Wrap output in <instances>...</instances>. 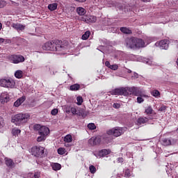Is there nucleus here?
Returning a JSON list of instances; mask_svg holds the SVG:
<instances>
[{
    "label": "nucleus",
    "mask_w": 178,
    "mask_h": 178,
    "mask_svg": "<svg viewBox=\"0 0 178 178\" xmlns=\"http://www.w3.org/2000/svg\"><path fill=\"white\" fill-rule=\"evenodd\" d=\"M44 51H65L67 48L66 45H62V41L59 40H53L50 42H47L42 47Z\"/></svg>",
    "instance_id": "f257e3e1"
},
{
    "label": "nucleus",
    "mask_w": 178,
    "mask_h": 178,
    "mask_svg": "<svg viewBox=\"0 0 178 178\" xmlns=\"http://www.w3.org/2000/svg\"><path fill=\"white\" fill-rule=\"evenodd\" d=\"M34 130L38 131L40 136L37 138L38 143H42L47 140V137L49 136V128L45 126H41L40 124H36L33 127Z\"/></svg>",
    "instance_id": "f03ea898"
},
{
    "label": "nucleus",
    "mask_w": 178,
    "mask_h": 178,
    "mask_svg": "<svg viewBox=\"0 0 178 178\" xmlns=\"http://www.w3.org/2000/svg\"><path fill=\"white\" fill-rule=\"evenodd\" d=\"M126 45L127 48L131 49H137L138 48H144L145 47V42L140 38H127Z\"/></svg>",
    "instance_id": "7ed1b4c3"
},
{
    "label": "nucleus",
    "mask_w": 178,
    "mask_h": 178,
    "mask_svg": "<svg viewBox=\"0 0 178 178\" xmlns=\"http://www.w3.org/2000/svg\"><path fill=\"white\" fill-rule=\"evenodd\" d=\"M138 90V88L136 87H127L115 89L113 92L115 95H124L127 97V95H131V94L136 95Z\"/></svg>",
    "instance_id": "20e7f679"
},
{
    "label": "nucleus",
    "mask_w": 178,
    "mask_h": 178,
    "mask_svg": "<svg viewBox=\"0 0 178 178\" xmlns=\"http://www.w3.org/2000/svg\"><path fill=\"white\" fill-rule=\"evenodd\" d=\"M29 118H30V115L27 113H19L12 117L11 122L15 126H22L23 123H26L29 120Z\"/></svg>",
    "instance_id": "39448f33"
},
{
    "label": "nucleus",
    "mask_w": 178,
    "mask_h": 178,
    "mask_svg": "<svg viewBox=\"0 0 178 178\" xmlns=\"http://www.w3.org/2000/svg\"><path fill=\"white\" fill-rule=\"evenodd\" d=\"M45 150V148L43 147H38L34 146L31 148V154L32 155H34V156H37L38 158H42L44 156V151Z\"/></svg>",
    "instance_id": "423d86ee"
},
{
    "label": "nucleus",
    "mask_w": 178,
    "mask_h": 178,
    "mask_svg": "<svg viewBox=\"0 0 178 178\" xmlns=\"http://www.w3.org/2000/svg\"><path fill=\"white\" fill-rule=\"evenodd\" d=\"M124 133L123 128L116 127L108 131H107V134L108 136H114V137H119L122 136Z\"/></svg>",
    "instance_id": "0eeeda50"
},
{
    "label": "nucleus",
    "mask_w": 178,
    "mask_h": 178,
    "mask_svg": "<svg viewBox=\"0 0 178 178\" xmlns=\"http://www.w3.org/2000/svg\"><path fill=\"white\" fill-rule=\"evenodd\" d=\"M8 59L11 63L15 64L22 63V62H24L25 60L24 56L22 55H11L9 56Z\"/></svg>",
    "instance_id": "6e6552de"
},
{
    "label": "nucleus",
    "mask_w": 178,
    "mask_h": 178,
    "mask_svg": "<svg viewBox=\"0 0 178 178\" xmlns=\"http://www.w3.org/2000/svg\"><path fill=\"white\" fill-rule=\"evenodd\" d=\"M145 115L149 116V119H150V120L155 119V115H156V113H155V111H154V109L151 106H148L147 107H145Z\"/></svg>",
    "instance_id": "1a4fd4ad"
},
{
    "label": "nucleus",
    "mask_w": 178,
    "mask_h": 178,
    "mask_svg": "<svg viewBox=\"0 0 178 178\" xmlns=\"http://www.w3.org/2000/svg\"><path fill=\"white\" fill-rule=\"evenodd\" d=\"M177 143V140L170 138H164L161 140V144L162 145H164V147H168L169 145H175Z\"/></svg>",
    "instance_id": "9d476101"
},
{
    "label": "nucleus",
    "mask_w": 178,
    "mask_h": 178,
    "mask_svg": "<svg viewBox=\"0 0 178 178\" xmlns=\"http://www.w3.org/2000/svg\"><path fill=\"white\" fill-rule=\"evenodd\" d=\"M79 19L85 23H95L97 22V17L92 15L81 17Z\"/></svg>",
    "instance_id": "9b49d317"
},
{
    "label": "nucleus",
    "mask_w": 178,
    "mask_h": 178,
    "mask_svg": "<svg viewBox=\"0 0 178 178\" xmlns=\"http://www.w3.org/2000/svg\"><path fill=\"white\" fill-rule=\"evenodd\" d=\"M155 45L159 47L161 49H168L169 47V42L167 40H163L160 42H157Z\"/></svg>",
    "instance_id": "f8f14e48"
},
{
    "label": "nucleus",
    "mask_w": 178,
    "mask_h": 178,
    "mask_svg": "<svg viewBox=\"0 0 178 178\" xmlns=\"http://www.w3.org/2000/svg\"><path fill=\"white\" fill-rule=\"evenodd\" d=\"M88 143L90 145H98V144H101V138L99 136H93L88 140Z\"/></svg>",
    "instance_id": "ddd939ff"
},
{
    "label": "nucleus",
    "mask_w": 178,
    "mask_h": 178,
    "mask_svg": "<svg viewBox=\"0 0 178 178\" xmlns=\"http://www.w3.org/2000/svg\"><path fill=\"white\" fill-rule=\"evenodd\" d=\"M10 99V98L9 97L8 92H4L0 95L1 104H6L7 102H9Z\"/></svg>",
    "instance_id": "4468645a"
},
{
    "label": "nucleus",
    "mask_w": 178,
    "mask_h": 178,
    "mask_svg": "<svg viewBox=\"0 0 178 178\" xmlns=\"http://www.w3.org/2000/svg\"><path fill=\"white\" fill-rule=\"evenodd\" d=\"M24 101H26V97L22 96L14 102V106H15V108H19V106H20L23 102H24Z\"/></svg>",
    "instance_id": "2eb2a0df"
},
{
    "label": "nucleus",
    "mask_w": 178,
    "mask_h": 178,
    "mask_svg": "<svg viewBox=\"0 0 178 178\" xmlns=\"http://www.w3.org/2000/svg\"><path fill=\"white\" fill-rule=\"evenodd\" d=\"M12 27L13 29H15V30H17L18 32L19 31H23V30H24V29H26V26L21 24H13Z\"/></svg>",
    "instance_id": "dca6fc26"
},
{
    "label": "nucleus",
    "mask_w": 178,
    "mask_h": 178,
    "mask_svg": "<svg viewBox=\"0 0 178 178\" xmlns=\"http://www.w3.org/2000/svg\"><path fill=\"white\" fill-rule=\"evenodd\" d=\"M149 120V118L147 117H140L137 120V123L139 125L145 124V123H147Z\"/></svg>",
    "instance_id": "f3484780"
},
{
    "label": "nucleus",
    "mask_w": 178,
    "mask_h": 178,
    "mask_svg": "<svg viewBox=\"0 0 178 178\" xmlns=\"http://www.w3.org/2000/svg\"><path fill=\"white\" fill-rule=\"evenodd\" d=\"M109 154H111L110 149H103L99 152V156L102 158L104 156H106V155H109Z\"/></svg>",
    "instance_id": "a211bd4d"
},
{
    "label": "nucleus",
    "mask_w": 178,
    "mask_h": 178,
    "mask_svg": "<svg viewBox=\"0 0 178 178\" xmlns=\"http://www.w3.org/2000/svg\"><path fill=\"white\" fill-rule=\"evenodd\" d=\"M15 83L13 79H7V83L6 85V88H13L15 87Z\"/></svg>",
    "instance_id": "6ab92c4d"
},
{
    "label": "nucleus",
    "mask_w": 178,
    "mask_h": 178,
    "mask_svg": "<svg viewBox=\"0 0 178 178\" xmlns=\"http://www.w3.org/2000/svg\"><path fill=\"white\" fill-rule=\"evenodd\" d=\"M28 178H40L41 177V172H35V173H29L27 175Z\"/></svg>",
    "instance_id": "aec40b11"
},
{
    "label": "nucleus",
    "mask_w": 178,
    "mask_h": 178,
    "mask_svg": "<svg viewBox=\"0 0 178 178\" xmlns=\"http://www.w3.org/2000/svg\"><path fill=\"white\" fill-rule=\"evenodd\" d=\"M5 162L6 166H8V168H13V166H15V163L11 159H9L8 157L5 158Z\"/></svg>",
    "instance_id": "412c9836"
},
{
    "label": "nucleus",
    "mask_w": 178,
    "mask_h": 178,
    "mask_svg": "<svg viewBox=\"0 0 178 178\" xmlns=\"http://www.w3.org/2000/svg\"><path fill=\"white\" fill-rule=\"evenodd\" d=\"M51 166L53 170H55V171L60 170V169H62V165L58 163H52L51 164Z\"/></svg>",
    "instance_id": "4be33fe9"
},
{
    "label": "nucleus",
    "mask_w": 178,
    "mask_h": 178,
    "mask_svg": "<svg viewBox=\"0 0 178 178\" xmlns=\"http://www.w3.org/2000/svg\"><path fill=\"white\" fill-rule=\"evenodd\" d=\"M76 12L79 16H84L86 15V9L83 7H79L76 8Z\"/></svg>",
    "instance_id": "5701e85b"
},
{
    "label": "nucleus",
    "mask_w": 178,
    "mask_h": 178,
    "mask_svg": "<svg viewBox=\"0 0 178 178\" xmlns=\"http://www.w3.org/2000/svg\"><path fill=\"white\" fill-rule=\"evenodd\" d=\"M71 112L72 115H78V116H81V113L79 110V108L72 107Z\"/></svg>",
    "instance_id": "b1692460"
},
{
    "label": "nucleus",
    "mask_w": 178,
    "mask_h": 178,
    "mask_svg": "<svg viewBox=\"0 0 178 178\" xmlns=\"http://www.w3.org/2000/svg\"><path fill=\"white\" fill-rule=\"evenodd\" d=\"M22 133V131L17 128H13L12 129V134L13 136H15V137H17V136H19V134H20Z\"/></svg>",
    "instance_id": "393cba45"
},
{
    "label": "nucleus",
    "mask_w": 178,
    "mask_h": 178,
    "mask_svg": "<svg viewBox=\"0 0 178 178\" xmlns=\"http://www.w3.org/2000/svg\"><path fill=\"white\" fill-rule=\"evenodd\" d=\"M57 8H58V3H53L48 6V9H49L51 12H53V10H56Z\"/></svg>",
    "instance_id": "a878e982"
},
{
    "label": "nucleus",
    "mask_w": 178,
    "mask_h": 178,
    "mask_svg": "<svg viewBox=\"0 0 178 178\" xmlns=\"http://www.w3.org/2000/svg\"><path fill=\"white\" fill-rule=\"evenodd\" d=\"M70 89L71 90V91H79V90H80V85L78 83H75L74 85H72L70 87Z\"/></svg>",
    "instance_id": "bb28decb"
},
{
    "label": "nucleus",
    "mask_w": 178,
    "mask_h": 178,
    "mask_svg": "<svg viewBox=\"0 0 178 178\" xmlns=\"http://www.w3.org/2000/svg\"><path fill=\"white\" fill-rule=\"evenodd\" d=\"M64 141L65 143H72L73 141V137H72V135L67 134L64 137Z\"/></svg>",
    "instance_id": "cd10ccee"
},
{
    "label": "nucleus",
    "mask_w": 178,
    "mask_h": 178,
    "mask_svg": "<svg viewBox=\"0 0 178 178\" xmlns=\"http://www.w3.org/2000/svg\"><path fill=\"white\" fill-rule=\"evenodd\" d=\"M15 76L16 77V79H22V77H23V71L17 70L15 72Z\"/></svg>",
    "instance_id": "c85d7f7f"
},
{
    "label": "nucleus",
    "mask_w": 178,
    "mask_h": 178,
    "mask_svg": "<svg viewBox=\"0 0 178 178\" xmlns=\"http://www.w3.org/2000/svg\"><path fill=\"white\" fill-rule=\"evenodd\" d=\"M120 31H122V33H124V34H131V30L126 27L120 28Z\"/></svg>",
    "instance_id": "c756f323"
},
{
    "label": "nucleus",
    "mask_w": 178,
    "mask_h": 178,
    "mask_svg": "<svg viewBox=\"0 0 178 178\" xmlns=\"http://www.w3.org/2000/svg\"><path fill=\"white\" fill-rule=\"evenodd\" d=\"M91 35V32L90 31H87L83 35H82V40H88V38Z\"/></svg>",
    "instance_id": "7c9ffc66"
},
{
    "label": "nucleus",
    "mask_w": 178,
    "mask_h": 178,
    "mask_svg": "<svg viewBox=\"0 0 178 178\" xmlns=\"http://www.w3.org/2000/svg\"><path fill=\"white\" fill-rule=\"evenodd\" d=\"M7 81H8V79H0V86H1V87L6 88Z\"/></svg>",
    "instance_id": "2f4dec72"
},
{
    "label": "nucleus",
    "mask_w": 178,
    "mask_h": 178,
    "mask_svg": "<svg viewBox=\"0 0 178 178\" xmlns=\"http://www.w3.org/2000/svg\"><path fill=\"white\" fill-rule=\"evenodd\" d=\"M57 152L59 155H65V154H66V149L63 147H59Z\"/></svg>",
    "instance_id": "473e14b6"
},
{
    "label": "nucleus",
    "mask_w": 178,
    "mask_h": 178,
    "mask_svg": "<svg viewBox=\"0 0 178 178\" xmlns=\"http://www.w3.org/2000/svg\"><path fill=\"white\" fill-rule=\"evenodd\" d=\"M152 95H153V97H160L161 96V93L159 92V90H154L153 91H152Z\"/></svg>",
    "instance_id": "72a5a7b5"
},
{
    "label": "nucleus",
    "mask_w": 178,
    "mask_h": 178,
    "mask_svg": "<svg viewBox=\"0 0 178 178\" xmlns=\"http://www.w3.org/2000/svg\"><path fill=\"white\" fill-rule=\"evenodd\" d=\"M88 128L90 130H95L97 129V127L95 126V124L90 123V124H88Z\"/></svg>",
    "instance_id": "f704fd0d"
},
{
    "label": "nucleus",
    "mask_w": 178,
    "mask_h": 178,
    "mask_svg": "<svg viewBox=\"0 0 178 178\" xmlns=\"http://www.w3.org/2000/svg\"><path fill=\"white\" fill-rule=\"evenodd\" d=\"M89 170H90V173L94 175V173H95V172H97V168L94 165H90Z\"/></svg>",
    "instance_id": "c9c22d12"
},
{
    "label": "nucleus",
    "mask_w": 178,
    "mask_h": 178,
    "mask_svg": "<svg viewBox=\"0 0 178 178\" xmlns=\"http://www.w3.org/2000/svg\"><path fill=\"white\" fill-rule=\"evenodd\" d=\"M77 105H81L83 104V97L81 96H78L76 97Z\"/></svg>",
    "instance_id": "e433bc0d"
},
{
    "label": "nucleus",
    "mask_w": 178,
    "mask_h": 178,
    "mask_svg": "<svg viewBox=\"0 0 178 178\" xmlns=\"http://www.w3.org/2000/svg\"><path fill=\"white\" fill-rule=\"evenodd\" d=\"M119 66H118V65L114 64V65H111V66L110 67V69L111 70H118Z\"/></svg>",
    "instance_id": "4c0bfd02"
},
{
    "label": "nucleus",
    "mask_w": 178,
    "mask_h": 178,
    "mask_svg": "<svg viewBox=\"0 0 178 178\" xmlns=\"http://www.w3.org/2000/svg\"><path fill=\"white\" fill-rule=\"evenodd\" d=\"M6 5V2L5 0H0V8H4V6Z\"/></svg>",
    "instance_id": "58836bf2"
},
{
    "label": "nucleus",
    "mask_w": 178,
    "mask_h": 178,
    "mask_svg": "<svg viewBox=\"0 0 178 178\" xmlns=\"http://www.w3.org/2000/svg\"><path fill=\"white\" fill-rule=\"evenodd\" d=\"M51 114L53 115V116H56V115H58V108H54L51 111Z\"/></svg>",
    "instance_id": "ea45409f"
},
{
    "label": "nucleus",
    "mask_w": 178,
    "mask_h": 178,
    "mask_svg": "<svg viewBox=\"0 0 178 178\" xmlns=\"http://www.w3.org/2000/svg\"><path fill=\"white\" fill-rule=\"evenodd\" d=\"M113 108H115V109H119V108H120V104L114 103L113 104Z\"/></svg>",
    "instance_id": "a19ab883"
},
{
    "label": "nucleus",
    "mask_w": 178,
    "mask_h": 178,
    "mask_svg": "<svg viewBox=\"0 0 178 178\" xmlns=\"http://www.w3.org/2000/svg\"><path fill=\"white\" fill-rule=\"evenodd\" d=\"M137 102L138 104H141L142 102H144V99H143L141 97H137Z\"/></svg>",
    "instance_id": "79ce46f5"
},
{
    "label": "nucleus",
    "mask_w": 178,
    "mask_h": 178,
    "mask_svg": "<svg viewBox=\"0 0 178 178\" xmlns=\"http://www.w3.org/2000/svg\"><path fill=\"white\" fill-rule=\"evenodd\" d=\"M124 176H125V177H130L131 175H130V170H127L125 171Z\"/></svg>",
    "instance_id": "37998d69"
},
{
    "label": "nucleus",
    "mask_w": 178,
    "mask_h": 178,
    "mask_svg": "<svg viewBox=\"0 0 178 178\" xmlns=\"http://www.w3.org/2000/svg\"><path fill=\"white\" fill-rule=\"evenodd\" d=\"M105 65L108 67L109 69H111V66H112V65H111V63H109V61H106L105 63Z\"/></svg>",
    "instance_id": "c03bdc74"
},
{
    "label": "nucleus",
    "mask_w": 178,
    "mask_h": 178,
    "mask_svg": "<svg viewBox=\"0 0 178 178\" xmlns=\"http://www.w3.org/2000/svg\"><path fill=\"white\" fill-rule=\"evenodd\" d=\"M3 42H5V39L0 38V44H2Z\"/></svg>",
    "instance_id": "a18cd8bd"
},
{
    "label": "nucleus",
    "mask_w": 178,
    "mask_h": 178,
    "mask_svg": "<svg viewBox=\"0 0 178 178\" xmlns=\"http://www.w3.org/2000/svg\"><path fill=\"white\" fill-rule=\"evenodd\" d=\"M142 2H151V0H140Z\"/></svg>",
    "instance_id": "49530a36"
},
{
    "label": "nucleus",
    "mask_w": 178,
    "mask_h": 178,
    "mask_svg": "<svg viewBox=\"0 0 178 178\" xmlns=\"http://www.w3.org/2000/svg\"><path fill=\"white\" fill-rule=\"evenodd\" d=\"M78 2H86L87 0H76Z\"/></svg>",
    "instance_id": "de8ad7c7"
},
{
    "label": "nucleus",
    "mask_w": 178,
    "mask_h": 178,
    "mask_svg": "<svg viewBox=\"0 0 178 178\" xmlns=\"http://www.w3.org/2000/svg\"><path fill=\"white\" fill-rule=\"evenodd\" d=\"M118 161H120V162H123V158H120Z\"/></svg>",
    "instance_id": "09e8293b"
},
{
    "label": "nucleus",
    "mask_w": 178,
    "mask_h": 178,
    "mask_svg": "<svg viewBox=\"0 0 178 178\" xmlns=\"http://www.w3.org/2000/svg\"><path fill=\"white\" fill-rule=\"evenodd\" d=\"M165 107H161L160 111H165Z\"/></svg>",
    "instance_id": "8fccbe9b"
},
{
    "label": "nucleus",
    "mask_w": 178,
    "mask_h": 178,
    "mask_svg": "<svg viewBox=\"0 0 178 178\" xmlns=\"http://www.w3.org/2000/svg\"><path fill=\"white\" fill-rule=\"evenodd\" d=\"M1 29H2V24L0 23V30H1Z\"/></svg>",
    "instance_id": "3c124183"
},
{
    "label": "nucleus",
    "mask_w": 178,
    "mask_h": 178,
    "mask_svg": "<svg viewBox=\"0 0 178 178\" xmlns=\"http://www.w3.org/2000/svg\"><path fill=\"white\" fill-rule=\"evenodd\" d=\"M66 113H70V111H66Z\"/></svg>",
    "instance_id": "603ef678"
},
{
    "label": "nucleus",
    "mask_w": 178,
    "mask_h": 178,
    "mask_svg": "<svg viewBox=\"0 0 178 178\" xmlns=\"http://www.w3.org/2000/svg\"><path fill=\"white\" fill-rule=\"evenodd\" d=\"M142 97H147V96L145 95H143Z\"/></svg>",
    "instance_id": "864d4df0"
},
{
    "label": "nucleus",
    "mask_w": 178,
    "mask_h": 178,
    "mask_svg": "<svg viewBox=\"0 0 178 178\" xmlns=\"http://www.w3.org/2000/svg\"><path fill=\"white\" fill-rule=\"evenodd\" d=\"M2 126V124H1V122H0V129H1V127Z\"/></svg>",
    "instance_id": "5fc2aeb1"
}]
</instances>
